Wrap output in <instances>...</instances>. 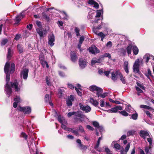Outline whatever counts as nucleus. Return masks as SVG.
<instances>
[{
    "label": "nucleus",
    "instance_id": "nucleus-1",
    "mask_svg": "<svg viewBox=\"0 0 154 154\" xmlns=\"http://www.w3.org/2000/svg\"><path fill=\"white\" fill-rule=\"evenodd\" d=\"M15 69V65L14 63H11L8 62L5 65L4 70L6 74V84L5 88V90L6 93L8 97H9L12 93V89L8 84L10 80V74L13 73Z\"/></svg>",
    "mask_w": 154,
    "mask_h": 154
},
{
    "label": "nucleus",
    "instance_id": "nucleus-2",
    "mask_svg": "<svg viewBox=\"0 0 154 154\" xmlns=\"http://www.w3.org/2000/svg\"><path fill=\"white\" fill-rule=\"evenodd\" d=\"M54 112L56 113V114L54 116L55 117L58 116V120L59 122L61 124V127L65 130L68 131V130L69 129H70V128H68L66 126V125H67L66 120L64 118L61 117V116L58 115L56 110H54Z\"/></svg>",
    "mask_w": 154,
    "mask_h": 154
},
{
    "label": "nucleus",
    "instance_id": "nucleus-3",
    "mask_svg": "<svg viewBox=\"0 0 154 154\" xmlns=\"http://www.w3.org/2000/svg\"><path fill=\"white\" fill-rule=\"evenodd\" d=\"M17 110L19 111L23 112L25 114H29L31 112V108L29 106L21 107L19 106Z\"/></svg>",
    "mask_w": 154,
    "mask_h": 154
},
{
    "label": "nucleus",
    "instance_id": "nucleus-4",
    "mask_svg": "<svg viewBox=\"0 0 154 154\" xmlns=\"http://www.w3.org/2000/svg\"><path fill=\"white\" fill-rule=\"evenodd\" d=\"M79 106L80 109L85 112L86 113L90 112L91 109V108L87 105H83L81 103H79Z\"/></svg>",
    "mask_w": 154,
    "mask_h": 154
},
{
    "label": "nucleus",
    "instance_id": "nucleus-5",
    "mask_svg": "<svg viewBox=\"0 0 154 154\" xmlns=\"http://www.w3.org/2000/svg\"><path fill=\"white\" fill-rule=\"evenodd\" d=\"M11 87L14 89L15 91L18 92L20 91V87L18 83L16 80L11 82Z\"/></svg>",
    "mask_w": 154,
    "mask_h": 154
},
{
    "label": "nucleus",
    "instance_id": "nucleus-6",
    "mask_svg": "<svg viewBox=\"0 0 154 154\" xmlns=\"http://www.w3.org/2000/svg\"><path fill=\"white\" fill-rule=\"evenodd\" d=\"M139 59H137L135 61L133 66V69L134 72L137 73H139Z\"/></svg>",
    "mask_w": 154,
    "mask_h": 154
},
{
    "label": "nucleus",
    "instance_id": "nucleus-7",
    "mask_svg": "<svg viewBox=\"0 0 154 154\" xmlns=\"http://www.w3.org/2000/svg\"><path fill=\"white\" fill-rule=\"evenodd\" d=\"M29 69L26 68H24L21 71L20 76L21 78H23L24 80H26L28 76Z\"/></svg>",
    "mask_w": 154,
    "mask_h": 154
},
{
    "label": "nucleus",
    "instance_id": "nucleus-8",
    "mask_svg": "<svg viewBox=\"0 0 154 154\" xmlns=\"http://www.w3.org/2000/svg\"><path fill=\"white\" fill-rule=\"evenodd\" d=\"M55 37L53 34H50L48 37V43L51 46H53L54 44V42L55 41Z\"/></svg>",
    "mask_w": 154,
    "mask_h": 154
},
{
    "label": "nucleus",
    "instance_id": "nucleus-9",
    "mask_svg": "<svg viewBox=\"0 0 154 154\" xmlns=\"http://www.w3.org/2000/svg\"><path fill=\"white\" fill-rule=\"evenodd\" d=\"M86 64L87 61L85 59L82 58H80L79 61V65L81 68H84L86 66Z\"/></svg>",
    "mask_w": 154,
    "mask_h": 154
},
{
    "label": "nucleus",
    "instance_id": "nucleus-10",
    "mask_svg": "<svg viewBox=\"0 0 154 154\" xmlns=\"http://www.w3.org/2000/svg\"><path fill=\"white\" fill-rule=\"evenodd\" d=\"M122 109V108L121 106H117L107 110V111L109 113H116L118 110Z\"/></svg>",
    "mask_w": 154,
    "mask_h": 154
},
{
    "label": "nucleus",
    "instance_id": "nucleus-11",
    "mask_svg": "<svg viewBox=\"0 0 154 154\" xmlns=\"http://www.w3.org/2000/svg\"><path fill=\"white\" fill-rule=\"evenodd\" d=\"M88 50L90 52L93 54H97L100 52V51L97 48L94 46H92L90 47Z\"/></svg>",
    "mask_w": 154,
    "mask_h": 154
},
{
    "label": "nucleus",
    "instance_id": "nucleus-12",
    "mask_svg": "<svg viewBox=\"0 0 154 154\" xmlns=\"http://www.w3.org/2000/svg\"><path fill=\"white\" fill-rule=\"evenodd\" d=\"M139 134L140 136L144 139L146 137H148L149 136L148 132L146 130H141Z\"/></svg>",
    "mask_w": 154,
    "mask_h": 154
},
{
    "label": "nucleus",
    "instance_id": "nucleus-13",
    "mask_svg": "<svg viewBox=\"0 0 154 154\" xmlns=\"http://www.w3.org/2000/svg\"><path fill=\"white\" fill-rule=\"evenodd\" d=\"M36 31L41 37H44L46 35L47 32L46 30H43L40 28L36 29Z\"/></svg>",
    "mask_w": 154,
    "mask_h": 154
},
{
    "label": "nucleus",
    "instance_id": "nucleus-14",
    "mask_svg": "<svg viewBox=\"0 0 154 154\" xmlns=\"http://www.w3.org/2000/svg\"><path fill=\"white\" fill-rule=\"evenodd\" d=\"M83 114L80 111L74 112L75 117L74 118V120L76 121H77L79 119L81 118Z\"/></svg>",
    "mask_w": 154,
    "mask_h": 154
},
{
    "label": "nucleus",
    "instance_id": "nucleus-15",
    "mask_svg": "<svg viewBox=\"0 0 154 154\" xmlns=\"http://www.w3.org/2000/svg\"><path fill=\"white\" fill-rule=\"evenodd\" d=\"M14 102L13 103V106L14 108H16L18 105V104L20 103L21 101V100L19 96H16L14 98Z\"/></svg>",
    "mask_w": 154,
    "mask_h": 154
},
{
    "label": "nucleus",
    "instance_id": "nucleus-16",
    "mask_svg": "<svg viewBox=\"0 0 154 154\" xmlns=\"http://www.w3.org/2000/svg\"><path fill=\"white\" fill-rule=\"evenodd\" d=\"M25 15V14L23 12L16 16L15 19V23H18L20 21L21 19L23 18Z\"/></svg>",
    "mask_w": 154,
    "mask_h": 154
},
{
    "label": "nucleus",
    "instance_id": "nucleus-17",
    "mask_svg": "<svg viewBox=\"0 0 154 154\" xmlns=\"http://www.w3.org/2000/svg\"><path fill=\"white\" fill-rule=\"evenodd\" d=\"M45 100L46 102L49 103L51 106H53V103L51 102V97H49L48 94H46L45 95Z\"/></svg>",
    "mask_w": 154,
    "mask_h": 154
},
{
    "label": "nucleus",
    "instance_id": "nucleus-18",
    "mask_svg": "<svg viewBox=\"0 0 154 154\" xmlns=\"http://www.w3.org/2000/svg\"><path fill=\"white\" fill-rule=\"evenodd\" d=\"M126 137V136L125 135H123L120 139L118 141H112L111 144H119V142L121 141H123L124 139H125Z\"/></svg>",
    "mask_w": 154,
    "mask_h": 154
},
{
    "label": "nucleus",
    "instance_id": "nucleus-19",
    "mask_svg": "<svg viewBox=\"0 0 154 154\" xmlns=\"http://www.w3.org/2000/svg\"><path fill=\"white\" fill-rule=\"evenodd\" d=\"M71 60L73 62H75L76 61L77 59L76 54L74 51L71 52Z\"/></svg>",
    "mask_w": 154,
    "mask_h": 154
},
{
    "label": "nucleus",
    "instance_id": "nucleus-20",
    "mask_svg": "<svg viewBox=\"0 0 154 154\" xmlns=\"http://www.w3.org/2000/svg\"><path fill=\"white\" fill-rule=\"evenodd\" d=\"M88 3L91 5H94V7L96 9H97L99 8L98 3L93 0H89Z\"/></svg>",
    "mask_w": 154,
    "mask_h": 154
},
{
    "label": "nucleus",
    "instance_id": "nucleus-21",
    "mask_svg": "<svg viewBox=\"0 0 154 154\" xmlns=\"http://www.w3.org/2000/svg\"><path fill=\"white\" fill-rule=\"evenodd\" d=\"M89 101L90 103L92 104L95 106H97L99 104L97 100H94L92 98H90Z\"/></svg>",
    "mask_w": 154,
    "mask_h": 154
},
{
    "label": "nucleus",
    "instance_id": "nucleus-22",
    "mask_svg": "<svg viewBox=\"0 0 154 154\" xmlns=\"http://www.w3.org/2000/svg\"><path fill=\"white\" fill-rule=\"evenodd\" d=\"M79 119L80 122H85L88 120V118L84 114H83L82 116Z\"/></svg>",
    "mask_w": 154,
    "mask_h": 154
},
{
    "label": "nucleus",
    "instance_id": "nucleus-23",
    "mask_svg": "<svg viewBox=\"0 0 154 154\" xmlns=\"http://www.w3.org/2000/svg\"><path fill=\"white\" fill-rule=\"evenodd\" d=\"M68 131L73 133L75 135L78 136L79 135L78 130L74 128H70L68 130Z\"/></svg>",
    "mask_w": 154,
    "mask_h": 154
},
{
    "label": "nucleus",
    "instance_id": "nucleus-24",
    "mask_svg": "<svg viewBox=\"0 0 154 154\" xmlns=\"http://www.w3.org/2000/svg\"><path fill=\"white\" fill-rule=\"evenodd\" d=\"M99 87L95 85H92L90 86L89 88V89L91 91L94 92L96 91Z\"/></svg>",
    "mask_w": 154,
    "mask_h": 154
},
{
    "label": "nucleus",
    "instance_id": "nucleus-25",
    "mask_svg": "<svg viewBox=\"0 0 154 154\" xmlns=\"http://www.w3.org/2000/svg\"><path fill=\"white\" fill-rule=\"evenodd\" d=\"M45 81L48 86H52V83L51 82V79L49 77H46L45 79Z\"/></svg>",
    "mask_w": 154,
    "mask_h": 154
},
{
    "label": "nucleus",
    "instance_id": "nucleus-26",
    "mask_svg": "<svg viewBox=\"0 0 154 154\" xmlns=\"http://www.w3.org/2000/svg\"><path fill=\"white\" fill-rule=\"evenodd\" d=\"M96 91L97 95L98 97H100L102 94L103 92V90L102 89L99 87V88Z\"/></svg>",
    "mask_w": 154,
    "mask_h": 154
},
{
    "label": "nucleus",
    "instance_id": "nucleus-27",
    "mask_svg": "<svg viewBox=\"0 0 154 154\" xmlns=\"http://www.w3.org/2000/svg\"><path fill=\"white\" fill-rule=\"evenodd\" d=\"M132 50L134 54L136 55L138 54L139 49L137 46H134L132 48Z\"/></svg>",
    "mask_w": 154,
    "mask_h": 154
},
{
    "label": "nucleus",
    "instance_id": "nucleus-28",
    "mask_svg": "<svg viewBox=\"0 0 154 154\" xmlns=\"http://www.w3.org/2000/svg\"><path fill=\"white\" fill-rule=\"evenodd\" d=\"M125 109L127 111L131 113L133 112L134 111V109L132 108L130 105H128L125 108Z\"/></svg>",
    "mask_w": 154,
    "mask_h": 154
},
{
    "label": "nucleus",
    "instance_id": "nucleus-29",
    "mask_svg": "<svg viewBox=\"0 0 154 154\" xmlns=\"http://www.w3.org/2000/svg\"><path fill=\"white\" fill-rule=\"evenodd\" d=\"M103 12L102 10H98L96 11L97 14L95 16L96 18H99L100 17L101 14Z\"/></svg>",
    "mask_w": 154,
    "mask_h": 154
},
{
    "label": "nucleus",
    "instance_id": "nucleus-30",
    "mask_svg": "<svg viewBox=\"0 0 154 154\" xmlns=\"http://www.w3.org/2000/svg\"><path fill=\"white\" fill-rule=\"evenodd\" d=\"M141 108L145 109L148 110H152V109L150 107L145 105H141L140 106Z\"/></svg>",
    "mask_w": 154,
    "mask_h": 154
},
{
    "label": "nucleus",
    "instance_id": "nucleus-31",
    "mask_svg": "<svg viewBox=\"0 0 154 154\" xmlns=\"http://www.w3.org/2000/svg\"><path fill=\"white\" fill-rule=\"evenodd\" d=\"M42 17L48 21L50 20V18L46 14L45 12H43L42 13Z\"/></svg>",
    "mask_w": 154,
    "mask_h": 154
},
{
    "label": "nucleus",
    "instance_id": "nucleus-32",
    "mask_svg": "<svg viewBox=\"0 0 154 154\" xmlns=\"http://www.w3.org/2000/svg\"><path fill=\"white\" fill-rule=\"evenodd\" d=\"M95 12H89L88 16V19H92L93 17L95 16Z\"/></svg>",
    "mask_w": 154,
    "mask_h": 154
},
{
    "label": "nucleus",
    "instance_id": "nucleus-33",
    "mask_svg": "<svg viewBox=\"0 0 154 154\" xmlns=\"http://www.w3.org/2000/svg\"><path fill=\"white\" fill-rule=\"evenodd\" d=\"M151 145H149V146H146L145 148V151L146 154H151V153L149 152V150L152 147L151 146Z\"/></svg>",
    "mask_w": 154,
    "mask_h": 154
},
{
    "label": "nucleus",
    "instance_id": "nucleus-34",
    "mask_svg": "<svg viewBox=\"0 0 154 154\" xmlns=\"http://www.w3.org/2000/svg\"><path fill=\"white\" fill-rule=\"evenodd\" d=\"M17 48L20 53H22L23 52V48L20 44H19L17 45Z\"/></svg>",
    "mask_w": 154,
    "mask_h": 154
},
{
    "label": "nucleus",
    "instance_id": "nucleus-35",
    "mask_svg": "<svg viewBox=\"0 0 154 154\" xmlns=\"http://www.w3.org/2000/svg\"><path fill=\"white\" fill-rule=\"evenodd\" d=\"M132 48V46L131 45H129L127 47L126 49L127 53L128 55H129L131 54Z\"/></svg>",
    "mask_w": 154,
    "mask_h": 154
},
{
    "label": "nucleus",
    "instance_id": "nucleus-36",
    "mask_svg": "<svg viewBox=\"0 0 154 154\" xmlns=\"http://www.w3.org/2000/svg\"><path fill=\"white\" fill-rule=\"evenodd\" d=\"M41 63L43 67H44L45 66L47 68L49 67L46 61H42L41 62Z\"/></svg>",
    "mask_w": 154,
    "mask_h": 154
},
{
    "label": "nucleus",
    "instance_id": "nucleus-37",
    "mask_svg": "<svg viewBox=\"0 0 154 154\" xmlns=\"http://www.w3.org/2000/svg\"><path fill=\"white\" fill-rule=\"evenodd\" d=\"M137 116L138 114L137 113H136L132 114L131 117L130 119L134 120H136L137 119Z\"/></svg>",
    "mask_w": 154,
    "mask_h": 154
},
{
    "label": "nucleus",
    "instance_id": "nucleus-38",
    "mask_svg": "<svg viewBox=\"0 0 154 154\" xmlns=\"http://www.w3.org/2000/svg\"><path fill=\"white\" fill-rule=\"evenodd\" d=\"M104 57H108L110 58L111 56L109 53H107L104 54L103 55L101 56V58H104Z\"/></svg>",
    "mask_w": 154,
    "mask_h": 154
},
{
    "label": "nucleus",
    "instance_id": "nucleus-39",
    "mask_svg": "<svg viewBox=\"0 0 154 154\" xmlns=\"http://www.w3.org/2000/svg\"><path fill=\"white\" fill-rule=\"evenodd\" d=\"M11 50L10 48H9L8 49L7 58L8 60H10L11 57Z\"/></svg>",
    "mask_w": 154,
    "mask_h": 154
},
{
    "label": "nucleus",
    "instance_id": "nucleus-40",
    "mask_svg": "<svg viewBox=\"0 0 154 154\" xmlns=\"http://www.w3.org/2000/svg\"><path fill=\"white\" fill-rule=\"evenodd\" d=\"M135 131L133 130L128 131L127 133V135L128 136L133 135L134 134Z\"/></svg>",
    "mask_w": 154,
    "mask_h": 154
},
{
    "label": "nucleus",
    "instance_id": "nucleus-41",
    "mask_svg": "<svg viewBox=\"0 0 154 154\" xmlns=\"http://www.w3.org/2000/svg\"><path fill=\"white\" fill-rule=\"evenodd\" d=\"M75 32L76 33V36H78L80 35L79 33V29L78 27H75Z\"/></svg>",
    "mask_w": 154,
    "mask_h": 154
},
{
    "label": "nucleus",
    "instance_id": "nucleus-42",
    "mask_svg": "<svg viewBox=\"0 0 154 154\" xmlns=\"http://www.w3.org/2000/svg\"><path fill=\"white\" fill-rule=\"evenodd\" d=\"M137 84L140 88H141V89H142L143 90H145V87L143 85V83H140L138 82H137Z\"/></svg>",
    "mask_w": 154,
    "mask_h": 154
},
{
    "label": "nucleus",
    "instance_id": "nucleus-43",
    "mask_svg": "<svg viewBox=\"0 0 154 154\" xmlns=\"http://www.w3.org/2000/svg\"><path fill=\"white\" fill-rule=\"evenodd\" d=\"M79 148L81 150H85L87 147L85 145H79Z\"/></svg>",
    "mask_w": 154,
    "mask_h": 154
},
{
    "label": "nucleus",
    "instance_id": "nucleus-44",
    "mask_svg": "<svg viewBox=\"0 0 154 154\" xmlns=\"http://www.w3.org/2000/svg\"><path fill=\"white\" fill-rule=\"evenodd\" d=\"M109 101L113 103H116V104H120V102L118 100H114L112 99H109Z\"/></svg>",
    "mask_w": 154,
    "mask_h": 154
},
{
    "label": "nucleus",
    "instance_id": "nucleus-45",
    "mask_svg": "<svg viewBox=\"0 0 154 154\" xmlns=\"http://www.w3.org/2000/svg\"><path fill=\"white\" fill-rule=\"evenodd\" d=\"M120 79V80L122 82L123 84H125L126 82L125 79L123 77L122 75H120V76L119 77Z\"/></svg>",
    "mask_w": 154,
    "mask_h": 154
},
{
    "label": "nucleus",
    "instance_id": "nucleus-46",
    "mask_svg": "<svg viewBox=\"0 0 154 154\" xmlns=\"http://www.w3.org/2000/svg\"><path fill=\"white\" fill-rule=\"evenodd\" d=\"M120 113L122 115L125 116H128V113L125 110L122 111L120 112Z\"/></svg>",
    "mask_w": 154,
    "mask_h": 154
},
{
    "label": "nucleus",
    "instance_id": "nucleus-47",
    "mask_svg": "<svg viewBox=\"0 0 154 154\" xmlns=\"http://www.w3.org/2000/svg\"><path fill=\"white\" fill-rule=\"evenodd\" d=\"M72 101L71 100L67 99L66 100V104L67 106H72Z\"/></svg>",
    "mask_w": 154,
    "mask_h": 154
},
{
    "label": "nucleus",
    "instance_id": "nucleus-48",
    "mask_svg": "<svg viewBox=\"0 0 154 154\" xmlns=\"http://www.w3.org/2000/svg\"><path fill=\"white\" fill-rule=\"evenodd\" d=\"M21 137L24 138L26 140L27 139V135L25 133L22 132L21 134Z\"/></svg>",
    "mask_w": 154,
    "mask_h": 154
},
{
    "label": "nucleus",
    "instance_id": "nucleus-49",
    "mask_svg": "<svg viewBox=\"0 0 154 154\" xmlns=\"http://www.w3.org/2000/svg\"><path fill=\"white\" fill-rule=\"evenodd\" d=\"M148 75H146L147 78L148 79H149V75L152 76V74L151 71L149 69H148L147 70Z\"/></svg>",
    "mask_w": 154,
    "mask_h": 154
},
{
    "label": "nucleus",
    "instance_id": "nucleus-50",
    "mask_svg": "<svg viewBox=\"0 0 154 154\" xmlns=\"http://www.w3.org/2000/svg\"><path fill=\"white\" fill-rule=\"evenodd\" d=\"M93 125L94 127L97 128L99 126V125L98 122H93Z\"/></svg>",
    "mask_w": 154,
    "mask_h": 154
},
{
    "label": "nucleus",
    "instance_id": "nucleus-51",
    "mask_svg": "<svg viewBox=\"0 0 154 154\" xmlns=\"http://www.w3.org/2000/svg\"><path fill=\"white\" fill-rule=\"evenodd\" d=\"M148 137H149L147 138V140L149 143V144H152V138L150 137L149 136Z\"/></svg>",
    "mask_w": 154,
    "mask_h": 154
},
{
    "label": "nucleus",
    "instance_id": "nucleus-52",
    "mask_svg": "<svg viewBox=\"0 0 154 154\" xmlns=\"http://www.w3.org/2000/svg\"><path fill=\"white\" fill-rule=\"evenodd\" d=\"M116 75L114 72H112V79L114 81L117 79V78L116 77Z\"/></svg>",
    "mask_w": 154,
    "mask_h": 154
},
{
    "label": "nucleus",
    "instance_id": "nucleus-53",
    "mask_svg": "<svg viewBox=\"0 0 154 154\" xmlns=\"http://www.w3.org/2000/svg\"><path fill=\"white\" fill-rule=\"evenodd\" d=\"M75 89L77 93L78 94L79 96H81L82 95V93L76 87H75Z\"/></svg>",
    "mask_w": 154,
    "mask_h": 154
},
{
    "label": "nucleus",
    "instance_id": "nucleus-54",
    "mask_svg": "<svg viewBox=\"0 0 154 154\" xmlns=\"http://www.w3.org/2000/svg\"><path fill=\"white\" fill-rule=\"evenodd\" d=\"M67 85L68 86V87L72 89H73L74 88H75V87H74L73 85L71 84L68 83L67 84Z\"/></svg>",
    "mask_w": 154,
    "mask_h": 154
},
{
    "label": "nucleus",
    "instance_id": "nucleus-55",
    "mask_svg": "<svg viewBox=\"0 0 154 154\" xmlns=\"http://www.w3.org/2000/svg\"><path fill=\"white\" fill-rule=\"evenodd\" d=\"M8 42V40L6 39H4L2 40L1 42V45H5Z\"/></svg>",
    "mask_w": 154,
    "mask_h": 154
},
{
    "label": "nucleus",
    "instance_id": "nucleus-56",
    "mask_svg": "<svg viewBox=\"0 0 154 154\" xmlns=\"http://www.w3.org/2000/svg\"><path fill=\"white\" fill-rule=\"evenodd\" d=\"M100 105L101 107H103L105 105L104 101L102 100H100Z\"/></svg>",
    "mask_w": 154,
    "mask_h": 154
},
{
    "label": "nucleus",
    "instance_id": "nucleus-57",
    "mask_svg": "<svg viewBox=\"0 0 154 154\" xmlns=\"http://www.w3.org/2000/svg\"><path fill=\"white\" fill-rule=\"evenodd\" d=\"M79 130L81 132H84L85 131L83 127L81 125H79Z\"/></svg>",
    "mask_w": 154,
    "mask_h": 154
},
{
    "label": "nucleus",
    "instance_id": "nucleus-58",
    "mask_svg": "<svg viewBox=\"0 0 154 154\" xmlns=\"http://www.w3.org/2000/svg\"><path fill=\"white\" fill-rule=\"evenodd\" d=\"M84 37L83 36H82L80 37V39L79 40V43L80 44H82L83 41L84 40Z\"/></svg>",
    "mask_w": 154,
    "mask_h": 154
},
{
    "label": "nucleus",
    "instance_id": "nucleus-59",
    "mask_svg": "<svg viewBox=\"0 0 154 154\" xmlns=\"http://www.w3.org/2000/svg\"><path fill=\"white\" fill-rule=\"evenodd\" d=\"M36 23L37 26H38L39 27V28H40L42 27L41 23L40 21H37L36 22Z\"/></svg>",
    "mask_w": 154,
    "mask_h": 154
},
{
    "label": "nucleus",
    "instance_id": "nucleus-60",
    "mask_svg": "<svg viewBox=\"0 0 154 154\" xmlns=\"http://www.w3.org/2000/svg\"><path fill=\"white\" fill-rule=\"evenodd\" d=\"M136 90L137 91L138 93H143V91L141 90L139 87L136 86L135 87Z\"/></svg>",
    "mask_w": 154,
    "mask_h": 154
},
{
    "label": "nucleus",
    "instance_id": "nucleus-61",
    "mask_svg": "<svg viewBox=\"0 0 154 154\" xmlns=\"http://www.w3.org/2000/svg\"><path fill=\"white\" fill-rule=\"evenodd\" d=\"M99 131L101 132H103L104 131V128L103 126H100L98 128Z\"/></svg>",
    "mask_w": 154,
    "mask_h": 154
},
{
    "label": "nucleus",
    "instance_id": "nucleus-62",
    "mask_svg": "<svg viewBox=\"0 0 154 154\" xmlns=\"http://www.w3.org/2000/svg\"><path fill=\"white\" fill-rule=\"evenodd\" d=\"M115 74L117 76H119V77L120 76V75H122L120 72V71L119 70L116 71L115 72Z\"/></svg>",
    "mask_w": 154,
    "mask_h": 154
},
{
    "label": "nucleus",
    "instance_id": "nucleus-63",
    "mask_svg": "<svg viewBox=\"0 0 154 154\" xmlns=\"http://www.w3.org/2000/svg\"><path fill=\"white\" fill-rule=\"evenodd\" d=\"M105 152L107 153V154H111L110 152V149L108 148H106L105 149Z\"/></svg>",
    "mask_w": 154,
    "mask_h": 154
},
{
    "label": "nucleus",
    "instance_id": "nucleus-64",
    "mask_svg": "<svg viewBox=\"0 0 154 154\" xmlns=\"http://www.w3.org/2000/svg\"><path fill=\"white\" fill-rule=\"evenodd\" d=\"M107 94L108 93L107 92H105L103 94H102L100 97L102 98H104L107 95Z\"/></svg>",
    "mask_w": 154,
    "mask_h": 154
}]
</instances>
